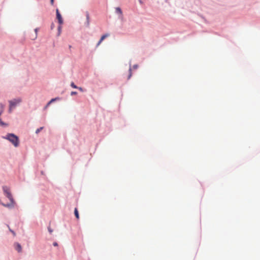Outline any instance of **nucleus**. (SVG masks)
<instances>
[{"mask_svg":"<svg viewBox=\"0 0 260 260\" xmlns=\"http://www.w3.org/2000/svg\"><path fill=\"white\" fill-rule=\"evenodd\" d=\"M4 106L1 104L0 103V115L2 114V113L4 111ZM0 125H2V126H4V125H5L6 124L5 123H4L1 119L0 118Z\"/></svg>","mask_w":260,"mask_h":260,"instance_id":"obj_5","label":"nucleus"},{"mask_svg":"<svg viewBox=\"0 0 260 260\" xmlns=\"http://www.w3.org/2000/svg\"><path fill=\"white\" fill-rule=\"evenodd\" d=\"M15 249L18 252H20L22 251L21 246L18 243H15L14 244Z\"/></svg>","mask_w":260,"mask_h":260,"instance_id":"obj_6","label":"nucleus"},{"mask_svg":"<svg viewBox=\"0 0 260 260\" xmlns=\"http://www.w3.org/2000/svg\"><path fill=\"white\" fill-rule=\"evenodd\" d=\"M56 18L58 20V23L60 24V25H61L63 23V20H62L61 15L60 14V13L59 12V10L58 9H56Z\"/></svg>","mask_w":260,"mask_h":260,"instance_id":"obj_4","label":"nucleus"},{"mask_svg":"<svg viewBox=\"0 0 260 260\" xmlns=\"http://www.w3.org/2000/svg\"><path fill=\"white\" fill-rule=\"evenodd\" d=\"M116 11L117 13H118L121 15L122 14V11L120 8H119V7L116 8Z\"/></svg>","mask_w":260,"mask_h":260,"instance_id":"obj_11","label":"nucleus"},{"mask_svg":"<svg viewBox=\"0 0 260 260\" xmlns=\"http://www.w3.org/2000/svg\"><path fill=\"white\" fill-rule=\"evenodd\" d=\"M38 28H36L35 31V32H36V35H35V37L34 38V39H35L37 38V32H38Z\"/></svg>","mask_w":260,"mask_h":260,"instance_id":"obj_16","label":"nucleus"},{"mask_svg":"<svg viewBox=\"0 0 260 260\" xmlns=\"http://www.w3.org/2000/svg\"><path fill=\"white\" fill-rule=\"evenodd\" d=\"M86 19H87V25L89 26V15L88 13L86 14Z\"/></svg>","mask_w":260,"mask_h":260,"instance_id":"obj_10","label":"nucleus"},{"mask_svg":"<svg viewBox=\"0 0 260 260\" xmlns=\"http://www.w3.org/2000/svg\"><path fill=\"white\" fill-rule=\"evenodd\" d=\"M5 138L10 141L15 147H17L19 145L18 138L14 134H8Z\"/></svg>","mask_w":260,"mask_h":260,"instance_id":"obj_2","label":"nucleus"},{"mask_svg":"<svg viewBox=\"0 0 260 260\" xmlns=\"http://www.w3.org/2000/svg\"><path fill=\"white\" fill-rule=\"evenodd\" d=\"M57 245H58V244H57V243L56 242H54V243H53V245H54V246H57Z\"/></svg>","mask_w":260,"mask_h":260,"instance_id":"obj_21","label":"nucleus"},{"mask_svg":"<svg viewBox=\"0 0 260 260\" xmlns=\"http://www.w3.org/2000/svg\"><path fill=\"white\" fill-rule=\"evenodd\" d=\"M132 75V69H131V68H130L129 69V75H128V77H127V79H128H128H129L131 78V77Z\"/></svg>","mask_w":260,"mask_h":260,"instance_id":"obj_12","label":"nucleus"},{"mask_svg":"<svg viewBox=\"0 0 260 260\" xmlns=\"http://www.w3.org/2000/svg\"><path fill=\"white\" fill-rule=\"evenodd\" d=\"M77 92L76 91H72L71 93V95H74L77 94Z\"/></svg>","mask_w":260,"mask_h":260,"instance_id":"obj_18","label":"nucleus"},{"mask_svg":"<svg viewBox=\"0 0 260 260\" xmlns=\"http://www.w3.org/2000/svg\"><path fill=\"white\" fill-rule=\"evenodd\" d=\"M77 89H78L81 92H83L84 91V89L80 87H78Z\"/></svg>","mask_w":260,"mask_h":260,"instance_id":"obj_17","label":"nucleus"},{"mask_svg":"<svg viewBox=\"0 0 260 260\" xmlns=\"http://www.w3.org/2000/svg\"><path fill=\"white\" fill-rule=\"evenodd\" d=\"M54 0H50V3L52 5H53L54 4Z\"/></svg>","mask_w":260,"mask_h":260,"instance_id":"obj_20","label":"nucleus"},{"mask_svg":"<svg viewBox=\"0 0 260 260\" xmlns=\"http://www.w3.org/2000/svg\"><path fill=\"white\" fill-rule=\"evenodd\" d=\"M57 100H59V98H54V99H51L48 103V105H50L52 102Z\"/></svg>","mask_w":260,"mask_h":260,"instance_id":"obj_9","label":"nucleus"},{"mask_svg":"<svg viewBox=\"0 0 260 260\" xmlns=\"http://www.w3.org/2000/svg\"><path fill=\"white\" fill-rule=\"evenodd\" d=\"M3 191L5 193V195L10 200L11 203L10 204H5L4 203H1L2 205L4 207H8V208H11V207H14V201L13 199L12 196L10 192L9 188L6 186H3Z\"/></svg>","mask_w":260,"mask_h":260,"instance_id":"obj_1","label":"nucleus"},{"mask_svg":"<svg viewBox=\"0 0 260 260\" xmlns=\"http://www.w3.org/2000/svg\"><path fill=\"white\" fill-rule=\"evenodd\" d=\"M61 29V26L60 25L58 27V36L60 35Z\"/></svg>","mask_w":260,"mask_h":260,"instance_id":"obj_15","label":"nucleus"},{"mask_svg":"<svg viewBox=\"0 0 260 260\" xmlns=\"http://www.w3.org/2000/svg\"><path fill=\"white\" fill-rule=\"evenodd\" d=\"M74 213H75V215L76 217L77 218V219H78L79 218V215L78 211L77 208L75 209Z\"/></svg>","mask_w":260,"mask_h":260,"instance_id":"obj_8","label":"nucleus"},{"mask_svg":"<svg viewBox=\"0 0 260 260\" xmlns=\"http://www.w3.org/2000/svg\"><path fill=\"white\" fill-rule=\"evenodd\" d=\"M49 106V105H48V104H47L46 105V106L45 107L44 109H46L48 108V107Z\"/></svg>","mask_w":260,"mask_h":260,"instance_id":"obj_22","label":"nucleus"},{"mask_svg":"<svg viewBox=\"0 0 260 260\" xmlns=\"http://www.w3.org/2000/svg\"><path fill=\"white\" fill-rule=\"evenodd\" d=\"M43 128L44 127H41L39 128H38L36 131V133L37 134H39L40 132V131L43 129Z\"/></svg>","mask_w":260,"mask_h":260,"instance_id":"obj_13","label":"nucleus"},{"mask_svg":"<svg viewBox=\"0 0 260 260\" xmlns=\"http://www.w3.org/2000/svg\"><path fill=\"white\" fill-rule=\"evenodd\" d=\"M109 36V34H105V35H103V36L101 37V39H100V41H99V42L98 43V44H97V45H96V46H99L101 44V43L102 42V41H103L105 38H106L107 37H108Z\"/></svg>","mask_w":260,"mask_h":260,"instance_id":"obj_7","label":"nucleus"},{"mask_svg":"<svg viewBox=\"0 0 260 260\" xmlns=\"http://www.w3.org/2000/svg\"><path fill=\"white\" fill-rule=\"evenodd\" d=\"M48 231L51 234L53 232V230L50 227L48 228Z\"/></svg>","mask_w":260,"mask_h":260,"instance_id":"obj_19","label":"nucleus"},{"mask_svg":"<svg viewBox=\"0 0 260 260\" xmlns=\"http://www.w3.org/2000/svg\"><path fill=\"white\" fill-rule=\"evenodd\" d=\"M53 27V24H52V26H51V28L52 29Z\"/></svg>","mask_w":260,"mask_h":260,"instance_id":"obj_25","label":"nucleus"},{"mask_svg":"<svg viewBox=\"0 0 260 260\" xmlns=\"http://www.w3.org/2000/svg\"><path fill=\"white\" fill-rule=\"evenodd\" d=\"M11 232L12 233V234L14 235H15V233H14V231H12V230H10Z\"/></svg>","mask_w":260,"mask_h":260,"instance_id":"obj_23","label":"nucleus"},{"mask_svg":"<svg viewBox=\"0 0 260 260\" xmlns=\"http://www.w3.org/2000/svg\"><path fill=\"white\" fill-rule=\"evenodd\" d=\"M71 86L74 88H77L78 87L74 84V83L72 82L71 84Z\"/></svg>","mask_w":260,"mask_h":260,"instance_id":"obj_14","label":"nucleus"},{"mask_svg":"<svg viewBox=\"0 0 260 260\" xmlns=\"http://www.w3.org/2000/svg\"><path fill=\"white\" fill-rule=\"evenodd\" d=\"M134 68H135V69H136V68H137V65L134 66Z\"/></svg>","mask_w":260,"mask_h":260,"instance_id":"obj_24","label":"nucleus"},{"mask_svg":"<svg viewBox=\"0 0 260 260\" xmlns=\"http://www.w3.org/2000/svg\"><path fill=\"white\" fill-rule=\"evenodd\" d=\"M21 102V100L20 99H14L13 100L9 101V112H11L13 109H14L15 106L19 104Z\"/></svg>","mask_w":260,"mask_h":260,"instance_id":"obj_3","label":"nucleus"}]
</instances>
